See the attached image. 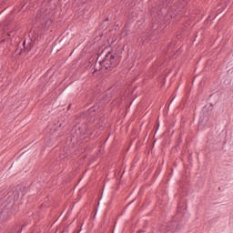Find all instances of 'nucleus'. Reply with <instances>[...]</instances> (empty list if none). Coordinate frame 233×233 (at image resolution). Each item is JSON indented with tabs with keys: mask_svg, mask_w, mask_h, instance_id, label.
<instances>
[{
	"mask_svg": "<svg viewBox=\"0 0 233 233\" xmlns=\"http://www.w3.org/2000/svg\"><path fill=\"white\" fill-rule=\"evenodd\" d=\"M188 218H190V214L187 211V203L185 201L178 202L177 215L169 222L160 226L157 230L154 229L153 233H172L181 230Z\"/></svg>",
	"mask_w": 233,
	"mask_h": 233,
	"instance_id": "obj_1",
	"label": "nucleus"
},
{
	"mask_svg": "<svg viewBox=\"0 0 233 233\" xmlns=\"http://www.w3.org/2000/svg\"><path fill=\"white\" fill-rule=\"evenodd\" d=\"M188 5L186 0H159L160 13L163 14V10L166 12H172L174 15H177L185 6Z\"/></svg>",
	"mask_w": 233,
	"mask_h": 233,
	"instance_id": "obj_2",
	"label": "nucleus"
},
{
	"mask_svg": "<svg viewBox=\"0 0 233 233\" xmlns=\"http://www.w3.org/2000/svg\"><path fill=\"white\" fill-rule=\"evenodd\" d=\"M99 65L106 72H111V70H114V68L119 65V61H117L116 56L112 55V52L109 51L105 56L104 59L99 62Z\"/></svg>",
	"mask_w": 233,
	"mask_h": 233,
	"instance_id": "obj_3",
	"label": "nucleus"
},
{
	"mask_svg": "<svg viewBox=\"0 0 233 233\" xmlns=\"http://www.w3.org/2000/svg\"><path fill=\"white\" fill-rule=\"evenodd\" d=\"M72 132L73 134L74 132L76 134L73 135V137H81V136H85L86 134H90V139H94L96 137V135H94V128L86 124H84L82 126H76L73 128Z\"/></svg>",
	"mask_w": 233,
	"mask_h": 233,
	"instance_id": "obj_4",
	"label": "nucleus"
},
{
	"mask_svg": "<svg viewBox=\"0 0 233 233\" xmlns=\"http://www.w3.org/2000/svg\"><path fill=\"white\" fill-rule=\"evenodd\" d=\"M10 216H12V212L8 209L2 210L0 214V223H3L4 221H6V219L10 218Z\"/></svg>",
	"mask_w": 233,
	"mask_h": 233,
	"instance_id": "obj_5",
	"label": "nucleus"
},
{
	"mask_svg": "<svg viewBox=\"0 0 233 233\" xmlns=\"http://www.w3.org/2000/svg\"><path fill=\"white\" fill-rule=\"evenodd\" d=\"M99 112V105H95L87 110V116L92 119Z\"/></svg>",
	"mask_w": 233,
	"mask_h": 233,
	"instance_id": "obj_6",
	"label": "nucleus"
},
{
	"mask_svg": "<svg viewBox=\"0 0 233 233\" xmlns=\"http://www.w3.org/2000/svg\"><path fill=\"white\" fill-rule=\"evenodd\" d=\"M23 46L25 50H26L27 52H30V50L34 48V41H32V39H29L26 44V40H24Z\"/></svg>",
	"mask_w": 233,
	"mask_h": 233,
	"instance_id": "obj_7",
	"label": "nucleus"
},
{
	"mask_svg": "<svg viewBox=\"0 0 233 233\" xmlns=\"http://www.w3.org/2000/svg\"><path fill=\"white\" fill-rule=\"evenodd\" d=\"M26 227V224H24L21 227H17V226H15L12 229H10L9 231H7V233H22L23 232V228Z\"/></svg>",
	"mask_w": 233,
	"mask_h": 233,
	"instance_id": "obj_8",
	"label": "nucleus"
},
{
	"mask_svg": "<svg viewBox=\"0 0 233 233\" xmlns=\"http://www.w3.org/2000/svg\"><path fill=\"white\" fill-rule=\"evenodd\" d=\"M127 19H129V21H132V19H134L135 17H137V13L132 11V12H129L127 13Z\"/></svg>",
	"mask_w": 233,
	"mask_h": 233,
	"instance_id": "obj_9",
	"label": "nucleus"
},
{
	"mask_svg": "<svg viewBox=\"0 0 233 233\" xmlns=\"http://www.w3.org/2000/svg\"><path fill=\"white\" fill-rule=\"evenodd\" d=\"M110 99H112V95H106L104 96V103H108V101H110Z\"/></svg>",
	"mask_w": 233,
	"mask_h": 233,
	"instance_id": "obj_10",
	"label": "nucleus"
},
{
	"mask_svg": "<svg viewBox=\"0 0 233 233\" xmlns=\"http://www.w3.org/2000/svg\"><path fill=\"white\" fill-rule=\"evenodd\" d=\"M14 199H19V192L17 191L14 192Z\"/></svg>",
	"mask_w": 233,
	"mask_h": 233,
	"instance_id": "obj_11",
	"label": "nucleus"
},
{
	"mask_svg": "<svg viewBox=\"0 0 233 233\" xmlns=\"http://www.w3.org/2000/svg\"><path fill=\"white\" fill-rule=\"evenodd\" d=\"M93 124H94L95 128H97V125H96V118L93 119Z\"/></svg>",
	"mask_w": 233,
	"mask_h": 233,
	"instance_id": "obj_12",
	"label": "nucleus"
},
{
	"mask_svg": "<svg viewBox=\"0 0 233 233\" xmlns=\"http://www.w3.org/2000/svg\"><path fill=\"white\" fill-rule=\"evenodd\" d=\"M65 157H66V155H65V154L60 156V159H65Z\"/></svg>",
	"mask_w": 233,
	"mask_h": 233,
	"instance_id": "obj_13",
	"label": "nucleus"
},
{
	"mask_svg": "<svg viewBox=\"0 0 233 233\" xmlns=\"http://www.w3.org/2000/svg\"><path fill=\"white\" fill-rule=\"evenodd\" d=\"M62 233H68V231H63Z\"/></svg>",
	"mask_w": 233,
	"mask_h": 233,
	"instance_id": "obj_14",
	"label": "nucleus"
},
{
	"mask_svg": "<svg viewBox=\"0 0 233 233\" xmlns=\"http://www.w3.org/2000/svg\"><path fill=\"white\" fill-rule=\"evenodd\" d=\"M210 108L212 109V104H210Z\"/></svg>",
	"mask_w": 233,
	"mask_h": 233,
	"instance_id": "obj_15",
	"label": "nucleus"
},
{
	"mask_svg": "<svg viewBox=\"0 0 233 233\" xmlns=\"http://www.w3.org/2000/svg\"><path fill=\"white\" fill-rule=\"evenodd\" d=\"M59 127H62V125H61V124H59Z\"/></svg>",
	"mask_w": 233,
	"mask_h": 233,
	"instance_id": "obj_16",
	"label": "nucleus"
},
{
	"mask_svg": "<svg viewBox=\"0 0 233 233\" xmlns=\"http://www.w3.org/2000/svg\"><path fill=\"white\" fill-rule=\"evenodd\" d=\"M77 233H79V232H77Z\"/></svg>",
	"mask_w": 233,
	"mask_h": 233,
	"instance_id": "obj_17",
	"label": "nucleus"
}]
</instances>
